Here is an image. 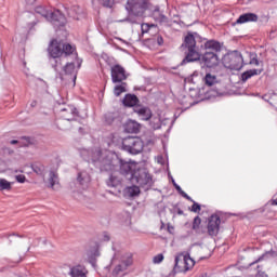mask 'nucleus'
Listing matches in <instances>:
<instances>
[{
    "label": "nucleus",
    "instance_id": "obj_48",
    "mask_svg": "<svg viewBox=\"0 0 277 277\" xmlns=\"http://www.w3.org/2000/svg\"><path fill=\"white\" fill-rule=\"evenodd\" d=\"M22 140H25V144H24V146H29V144H31V138L30 137H27V136H24V137H22Z\"/></svg>",
    "mask_w": 277,
    "mask_h": 277
},
{
    "label": "nucleus",
    "instance_id": "obj_60",
    "mask_svg": "<svg viewBox=\"0 0 277 277\" xmlns=\"http://www.w3.org/2000/svg\"><path fill=\"white\" fill-rule=\"evenodd\" d=\"M192 77H198V71H195Z\"/></svg>",
    "mask_w": 277,
    "mask_h": 277
},
{
    "label": "nucleus",
    "instance_id": "obj_61",
    "mask_svg": "<svg viewBox=\"0 0 277 277\" xmlns=\"http://www.w3.org/2000/svg\"><path fill=\"white\" fill-rule=\"evenodd\" d=\"M31 107H36V102H32V103H31Z\"/></svg>",
    "mask_w": 277,
    "mask_h": 277
},
{
    "label": "nucleus",
    "instance_id": "obj_14",
    "mask_svg": "<svg viewBox=\"0 0 277 277\" xmlns=\"http://www.w3.org/2000/svg\"><path fill=\"white\" fill-rule=\"evenodd\" d=\"M220 224H222V220L220 219V215L217 214H212L208 219V235L210 237H217L220 233Z\"/></svg>",
    "mask_w": 277,
    "mask_h": 277
},
{
    "label": "nucleus",
    "instance_id": "obj_33",
    "mask_svg": "<svg viewBox=\"0 0 277 277\" xmlns=\"http://www.w3.org/2000/svg\"><path fill=\"white\" fill-rule=\"evenodd\" d=\"M263 100L274 107L277 103V95L276 93H266L263 95Z\"/></svg>",
    "mask_w": 277,
    "mask_h": 277
},
{
    "label": "nucleus",
    "instance_id": "obj_44",
    "mask_svg": "<svg viewBox=\"0 0 277 277\" xmlns=\"http://www.w3.org/2000/svg\"><path fill=\"white\" fill-rule=\"evenodd\" d=\"M276 206H277V199H273L265 205V209H269L271 207H276Z\"/></svg>",
    "mask_w": 277,
    "mask_h": 277
},
{
    "label": "nucleus",
    "instance_id": "obj_55",
    "mask_svg": "<svg viewBox=\"0 0 277 277\" xmlns=\"http://www.w3.org/2000/svg\"><path fill=\"white\" fill-rule=\"evenodd\" d=\"M109 239H110V238H109V235L104 234V240H105V241H109Z\"/></svg>",
    "mask_w": 277,
    "mask_h": 277
},
{
    "label": "nucleus",
    "instance_id": "obj_6",
    "mask_svg": "<svg viewBox=\"0 0 277 277\" xmlns=\"http://www.w3.org/2000/svg\"><path fill=\"white\" fill-rule=\"evenodd\" d=\"M150 4V0H128L126 10L132 16H144L148 12Z\"/></svg>",
    "mask_w": 277,
    "mask_h": 277
},
{
    "label": "nucleus",
    "instance_id": "obj_1",
    "mask_svg": "<svg viewBox=\"0 0 277 277\" xmlns=\"http://www.w3.org/2000/svg\"><path fill=\"white\" fill-rule=\"evenodd\" d=\"M182 51L185 53V57L182 60L180 66L185 64H192L194 62H200L202 57V51H209V53H220L222 51V43L217 40H207L196 31H187L181 45Z\"/></svg>",
    "mask_w": 277,
    "mask_h": 277
},
{
    "label": "nucleus",
    "instance_id": "obj_7",
    "mask_svg": "<svg viewBox=\"0 0 277 277\" xmlns=\"http://www.w3.org/2000/svg\"><path fill=\"white\" fill-rule=\"evenodd\" d=\"M223 64L229 70H241L243 68V56L237 50L232 51L224 55Z\"/></svg>",
    "mask_w": 277,
    "mask_h": 277
},
{
    "label": "nucleus",
    "instance_id": "obj_22",
    "mask_svg": "<svg viewBox=\"0 0 277 277\" xmlns=\"http://www.w3.org/2000/svg\"><path fill=\"white\" fill-rule=\"evenodd\" d=\"M142 129V124L135 120H128L124 124V131L126 133H140V130Z\"/></svg>",
    "mask_w": 277,
    "mask_h": 277
},
{
    "label": "nucleus",
    "instance_id": "obj_54",
    "mask_svg": "<svg viewBox=\"0 0 277 277\" xmlns=\"http://www.w3.org/2000/svg\"><path fill=\"white\" fill-rule=\"evenodd\" d=\"M5 237H6L8 239H10V237H18V235H16V234H8Z\"/></svg>",
    "mask_w": 277,
    "mask_h": 277
},
{
    "label": "nucleus",
    "instance_id": "obj_39",
    "mask_svg": "<svg viewBox=\"0 0 277 277\" xmlns=\"http://www.w3.org/2000/svg\"><path fill=\"white\" fill-rule=\"evenodd\" d=\"M190 202H193V206H192V208H190V211L193 212V213H200V211H201V206H200V203H198V202H196L194 199H193V201H190Z\"/></svg>",
    "mask_w": 277,
    "mask_h": 277
},
{
    "label": "nucleus",
    "instance_id": "obj_63",
    "mask_svg": "<svg viewBox=\"0 0 277 277\" xmlns=\"http://www.w3.org/2000/svg\"><path fill=\"white\" fill-rule=\"evenodd\" d=\"M0 163H1V160H0Z\"/></svg>",
    "mask_w": 277,
    "mask_h": 277
},
{
    "label": "nucleus",
    "instance_id": "obj_11",
    "mask_svg": "<svg viewBox=\"0 0 277 277\" xmlns=\"http://www.w3.org/2000/svg\"><path fill=\"white\" fill-rule=\"evenodd\" d=\"M147 12H149V16H151L156 23H159V25H163L164 27H172V19H169L168 16L161 12L159 5H154L151 2L150 8L147 9Z\"/></svg>",
    "mask_w": 277,
    "mask_h": 277
},
{
    "label": "nucleus",
    "instance_id": "obj_30",
    "mask_svg": "<svg viewBox=\"0 0 277 277\" xmlns=\"http://www.w3.org/2000/svg\"><path fill=\"white\" fill-rule=\"evenodd\" d=\"M106 185L108 187H118L119 185H122V181L120 180V177L111 174L106 181Z\"/></svg>",
    "mask_w": 277,
    "mask_h": 277
},
{
    "label": "nucleus",
    "instance_id": "obj_8",
    "mask_svg": "<svg viewBox=\"0 0 277 277\" xmlns=\"http://www.w3.org/2000/svg\"><path fill=\"white\" fill-rule=\"evenodd\" d=\"M122 148L130 155H140L144 150V141L137 136H128L122 141Z\"/></svg>",
    "mask_w": 277,
    "mask_h": 277
},
{
    "label": "nucleus",
    "instance_id": "obj_53",
    "mask_svg": "<svg viewBox=\"0 0 277 277\" xmlns=\"http://www.w3.org/2000/svg\"><path fill=\"white\" fill-rule=\"evenodd\" d=\"M93 256H101V252L98 251V249H95V252L93 253Z\"/></svg>",
    "mask_w": 277,
    "mask_h": 277
},
{
    "label": "nucleus",
    "instance_id": "obj_28",
    "mask_svg": "<svg viewBox=\"0 0 277 277\" xmlns=\"http://www.w3.org/2000/svg\"><path fill=\"white\" fill-rule=\"evenodd\" d=\"M120 84H117L114 87V94L115 96H120L121 94H124L127 92V88H129V84L124 81L119 82Z\"/></svg>",
    "mask_w": 277,
    "mask_h": 277
},
{
    "label": "nucleus",
    "instance_id": "obj_19",
    "mask_svg": "<svg viewBox=\"0 0 277 277\" xmlns=\"http://www.w3.org/2000/svg\"><path fill=\"white\" fill-rule=\"evenodd\" d=\"M256 21H259L256 13H243L237 18L236 23L243 25V23H256Z\"/></svg>",
    "mask_w": 277,
    "mask_h": 277
},
{
    "label": "nucleus",
    "instance_id": "obj_29",
    "mask_svg": "<svg viewBox=\"0 0 277 277\" xmlns=\"http://www.w3.org/2000/svg\"><path fill=\"white\" fill-rule=\"evenodd\" d=\"M35 12L41 16L42 18H45V21L49 19V16L51 14V10H48L47 6H42V5H39V6H36L35 8Z\"/></svg>",
    "mask_w": 277,
    "mask_h": 277
},
{
    "label": "nucleus",
    "instance_id": "obj_18",
    "mask_svg": "<svg viewBox=\"0 0 277 277\" xmlns=\"http://www.w3.org/2000/svg\"><path fill=\"white\" fill-rule=\"evenodd\" d=\"M62 116L64 118V120H75V118H77L79 116V110H77L76 107L74 106H67L65 108H63L62 110Z\"/></svg>",
    "mask_w": 277,
    "mask_h": 277
},
{
    "label": "nucleus",
    "instance_id": "obj_36",
    "mask_svg": "<svg viewBox=\"0 0 277 277\" xmlns=\"http://www.w3.org/2000/svg\"><path fill=\"white\" fill-rule=\"evenodd\" d=\"M50 62H51L52 68H54V70H55V72L60 74V71L64 68V66L62 65V62H64V61L55 63V58H51Z\"/></svg>",
    "mask_w": 277,
    "mask_h": 277
},
{
    "label": "nucleus",
    "instance_id": "obj_34",
    "mask_svg": "<svg viewBox=\"0 0 277 277\" xmlns=\"http://www.w3.org/2000/svg\"><path fill=\"white\" fill-rule=\"evenodd\" d=\"M12 189V183L5 179H0V192H10Z\"/></svg>",
    "mask_w": 277,
    "mask_h": 277
},
{
    "label": "nucleus",
    "instance_id": "obj_15",
    "mask_svg": "<svg viewBox=\"0 0 277 277\" xmlns=\"http://www.w3.org/2000/svg\"><path fill=\"white\" fill-rule=\"evenodd\" d=\"M53 27H64L66 25V16L60 10L50 11L47 19Z\"/></svg>",
    "mask_w": 277,
    "mask_h": 277
},
{
    "label": "nucleus",
    "instance_id": "obj_12",
    "mask_svg": "<svg viewBox=\"0 0 277 277\" xmlns=\"http://www.w3.org/2000/svg\"><path fill=\"white\" fill-rule=\"evenodd\" d=\"M110 77L113 83H122V81H127V79H129V74L122 65L116 64L110 68Z\"/></svg>",
    "mask_w": 277,
    "mask_h": 277
},
{
    "label": "nucleus",
    "instance_id": "obj_25",
    "mask_svg": "<svg viewBox=\"0 0 277 277\" xmlns=\"http://www.w3.org/2000/svg\"><path fill=\"white\" fill-rule=\"evenodd\" d=\"M263 72V69H249L241 75L242 81H248V79H251V77H256V75H261Z\"/></svg>",
    "mask_w": 277,
    "mask_h": 277
},
{
    "label": "nucleus",
    "instance_id": "obj_43",
    "mask_svg": "<svg viewBox=\"0 0 277 277\" xmlns=\"http://www.w3.org/2000/svg\"><path fill=\"white\" fill-rule=\"evenodd\" d=\"M15 180L17 181V183H25L27 181V177L23 174L16 175Z\"/></svg>",
    "mask_w": 277,
    "mask_h": 277
},
{
    "label": "nucleus",
    "instance_id": "obj_38",
    "mask_svg": "<svg viewBox=\"0 0 277 277\" xmlns=\"http://www.w3.org/2000/svg\"><path fill=\"white\" fill-rule=\"evenodd\" d=\"M200 224H202V219H200V216H195L193 221V230H198L200 228Z\"/></svg>",
    "mask_w": 277,
    "mask_h": 277
},
{
    "label": "nucleus",
    "instance_id": "obj_50",
    "mask_svg": "<svg viewBox=\"0 0 277 277\" xmlns=\"http://www.w3.org/2000/svg\"><path fill=\"white\" fill-rule=\"evenodd\" d=\"M106 122L111 124V122H114V117H111V115L106 116Z\"/></svg>",
    "mask_w": 277,
    "mask_h": 277
},
{
    "label": "nucleus",
    "instance_id": "obj_41",
    "mask_svg": "<svg viewBox=\"0 0 277 277\" xmlns=\"http://www.w3.org/2000/svg\"><path fill=\"white\" fill-rule=\"evenodd\" d=\"M116 3V0H102V4L104 8H114V4Z\"/></svg>",
    "mask_w": 277,
    "mask_h": 277
},
{
    "label": "nucleus",
    "instance_id": "obj_32",
    "mask_svg": "<svg viewBox=\"0 0 277 277\" xmlns=\"http://www.w3.org/2000/svg\"><path fill=\"white\" fill-rule=\"evenodd\" d=\"M172 183H173V187H175L176 192L180 194V196H181L182 198H185V199L188 200L189 202H193V201H194V199H193L189 195H187V193H185V192L183 190V188H181V186H179V184H176V182H175L174 180H172Z\"/></svg>",
    "mask_w": 277,
    "mask_h": 277
},
{
    "label": "nucleus",
    "instance_id": "obj_2",
    "mask_svg": "<svg viewBox=\"0 0 277 277\" xmlns=\"http://www.w3.org/2000/svg\"><path fill=\"white\" fill-rule=\"evenodd\" d=\"M84 161L93 163L95 168H98L101 172H111L116 169V161L118 158L114 154L102 153L101 149H83L81 151Z\"/></svg>",
    "mask_w": 277,
    "mask_h": 277
},
{
    "label": "nucleus",
    "instance_id": "obj_46",
    "mask_svg": "<svg viewBox=\"0 0 277 277\" xmlns=\"http://www.w3.org/2000/svg\"><path fill=\"white\" fill-rule=\"evenodd\" d=\"M2 153H3V155H14L13 149L10 147L2 148Z\"/></svg>",
    "mask_w": 277,
    "mask_h": 277
},
{
    "label": "nucleus",
    "instance_id": "obj_16",
    "mask_svg": "<svg viewBox=\"0 0 277 277\" xmlns=\"http://www.w3.org/2000/svg\"><path fill=\"white\" fill-rule=\"evenodd\" d=\"M200 60L207 68H215L220 64V57L214 52L206 51L201 54Z\"/></svg>",
    "mask_w": 277,
    "mask_h": 277
},
{
    "label": "nucleus",
    "instance_id": "obj_17",
    "mask_svg": "<svg viewBox=\"0 0 277 277\" xmlns=\"http://www.w3.org/2000/svg\"><path fill=\"white\" fill-rule=\"evenodd\" d=\"M64 76L70 77L74 83L77 81V74L75 72V63L67 62L65 66L60 70L58 77L64 81Z\"/></svg>",
    "mask_w": 277,
    "mask_h": 277
},
{
    "label": "nucleus",
    "instance_id": "obj_58",
    "mask_svg": "<svg viewBox=\"0 0 277 277\" xmlns=\"http://www.w3.org/2000/svg\"><path fill=\"white\" fill-rule=\"evenodd\" d=\"M256 269H258V274H261V265H258Z\"/></svg>",
    "mask_w": 277,
    "mask_h": 277
},
{
    "label": "nucleus",
    "instance_id": "obj_57",
    "mask_svg": "<svg viewBox=\"0 0 277 277\" xmlns=\"http://www.w3.org/2000/svg\"><path fill=\"white\" fill-rule=\"evenodd\" d=\"M168 230H169V233H172V230H174V227L169 225Z\"/></svg>",
    "mask_w": 277,
    "mask_h": 277
},
{
    "label": "nucleus",
    "instance_id": "obj_45",
    "mask_svg": "<svg viewBox=\"0 0 277 277\" xmlns=\"http://www.w3.org/2000/svg\"><path fill=\"white\" fill-rule=\"evenodd\" d=\"M156 42H157L158 47H163V37L161 35H158L156 37Z\"/></svg>",
    "mask_w": 277,
    "mask_h": 277
},
{
    "label": "nucleus",
    "instance_id": "obj_26",
    "mask_svg": "<svg viewBox=\"0 0 277 277\" xmlns=\"http://www.w3.org/2000/svg\"><path fill=\"white\" fill-rule=\"evenodd\" d=\"M202 81L205 85H208V88H211V85H216L217 83V76L206 74V76L202 78Z\"/></svg>",
    "mask_w": 277,
    "mask_h": 277
},
{
    "label": "nucleus",
    "instance_id": "obj_62",
    "mask_svg": "<svg viewBox=\"0 0 277 277\" xmlns=\"http://www.w3.org/2000/svg\"><path fill=\"white\" fill-rule=\"evenodd\" d=\"M34 25H36V22L32 23V27H34Z\"/></svg>",
    "mask_w": 277,
    "mask_h": 277
},
{
    "label": "nucleus",
    "instance_id": "obj_59",
    "mask_svg": "<svg viewBox=\"0 0 277 277\" xmlns=\"http://www.w3.org/2000/svg\"><path fill=\"white\" fill-rule=\"evenodd\" d=\"M177 214H179V215H183V210L179 209V210H177Z\"/></svg>",
    "mask_w": 277,
    "mask_h": 277
},
{
    "label": "nucleus",
    "instance_id": "obj_40",
    "mask_svg": "<svg viewBox=\"0 0 277 277\" xmlns=\"http://www.w3.org/2000/svg\"><path fill=\"white\" fill-rule=\"evenodd\" d=\"M153 27H157V25L155 24H142L141 25V29L143 31V34H148V31H150V28Z\"/></svg>",
    "mask_w": 277,
    "mask_h": 277
},
{
    "label": "nucleus",
    "instance_id": "obj_21",
    "mask_svg": "<svg viewBox=\"0 0 277 277\" xmlns=\"http://www.w3.org/2000/svg\"><path fill=\"white\" fill-rule=\"evenodd\" d=\"M134 111L142 118V120H150V118H153V111L148 107L135 106Z\"/></svg>",
    "mask_w": 277,
    "mask_h": 277
},
{
    "label": "nucleus",
    "instance_id": "obj_51",
    "mask_svg": "<svg viewBox=\"0 0 277 277\" xmlns=\"http://www.w3.org/2000/svg\"><path fill=\"white\" fill-rule=\"evenodd\" d=\"M215 93H216L219 96H222V94H224V91H222L220 88L215 87Z\"/></svg>",
    "mask_w": 277,
    "mask_h": 277
},
{
    "label": "nucleus",
    "instance_id": "obj_13",
    "mask_svg": "<svg viewBox=\"0 0 277 277\" xmlns=\"http://www.w3.org/2000/svg\"><path fill=\"white\" fill-rule=\"evenodd\" d=\"M137 171V164L131 161L119 159V172L122 176H126L128 181H131L132 174Z\"/></svg>",
    "mask_w": 277,
    "mask_h": 277
},
{
    "label": "nucleus",
    "instance_id": "obj_9",
    "mask_svg": "<svg viewBox=\"0 0 277 277\" xmlns=\"http://www.w3.org/2000/svg\"><path fill=\"white\" fill-rule=\"evenodd\" d=\"M194 265H196V262L189 255L179 254L175 256L173 274H186V272L194 268Z\"/></svg>",
    "mask_w": 277,
    "mask_h": 277
},
{
    "label": "nucleus",
    "instance_id": "obj_5",
    "mask_svg": "<svg viewBox=\"0 0 277 277\" xmlns=\"http://www.w3.org/2000/svg\"><path fill=\"white\" fill-rule=\"evenodd\" d=\"M31 170L35 172V174L43 179V183H45L47 187L50 189H55V186L60 185V175H57V172L51 170L49 172L48 180L44 177L47 175V167L44 164L36 162L31 164Z\"/></svg>",
    "mask_w": 277,
    "mask_h": 277
},
{
    "label": "nucleus",
    "instance_id": "obj_42",
    "mask_svg": "<svg viewBox=\"0 0 277 277\" xmlns=\"http://www.w3.org/2000/svg\"><path fill=\"white\" fill-rule=\"evenodd\" d=\"M154 263L159 264L163 261V254L159 253L156 256H154Z\"/></svg>",
    "mask_w": 277,
    "mask_h": 277
},
{
    "label": "nucleus",
    "instance_id": "obj_3",
    "mask_svg": "<svg viewBox=\"0 0 277 277\" xmlns=\"http://www.w3.org/2000/svg\"><path fill=\"white\" fill-rule=\"evenodd\" d=\"M48 53L52 60H55V64H57V62L68 60L70 55L77 57V48L62 40L52 39L48 47Z\"/></svg>",
    "mask_w": 277,
    "mask_h": 277
},
{
    "label": "nucleus",
    "instance_id": "obj_47",
    "mask_svg": "<svg viewBox=\"0 0 277 277\" xmlns=\"http://www.w3.org/2000/svg\"><path fill=\"white\" fill-rule=\"evenodd\" d=\"M250 64H253L254 66H259L260 62L258 57H253L250 60Z\"/></svg>",
    "mask_w": 277,
    "mask_h": 277
},
{
    "label": "nucleus",
    "instance_id": "obj_4",
    "mask_svg": "<svg viewBox=\"0 0 277 277\" xmlns=\"http://www.w3.org/2000/svg\"><path fill=\"white\" fill-rule=\"evenodd\" d=\"M130 182L133 185H138L145 192H148L155 185V181L153 180V174L146 168H137L136 171L131 175Z\"/></svg>",
    "mask_w": 277,
    "mask_h": 277
},
{
    "label": "nucleus",
    "instance_id": "obj_31",
    "mask_svg": "<svg viewBox=\"0 0 277 277\" xmlns=\"http://www.w3.org/2000/svg\"><path fill=\"white\" fill-rule=\"evenodd\" d=\"M126 196L129 198H135V196H140V186L133 185L126 189Z\"/></svg>",
    "mask_w": 277,
    "mask_h": 277
},
{
    "label": "nucleus",
    "instance_id": "obj_49",
    "mask_svg": "<svg viewBox=\"0 0 277 277\" xmlns=\"http://www.w3.org/2000/svg\"><path fill=\"white\" fill-rule=\"evenodd\" d=\"M150 124H151L153 129H161V123L159 122V120L157 123L150 122Z\"/></svg>",
    "mask_w": 277,
    "mask_h": 277
},
{
    "label": "nucleus",
    "instance_id": "obj_20",
    "mask_svg": "<svg viewBox=\"0 0 277 277\" xmlns=\"http://www.w3.org/2000/svg\"><path fill=\"white\" fill-rule=\"evenodd\" d=\"M71 277H88V268L81 264L72 266L69 271Z\"/></svg>",
    "mask_w": 277,
    "mask_h": 277
},
{
    "label": "nucleus",
    "instance_id": "obj_23",
    "mask_svg": "<svg viewBox=\"0 0 277 277\" xmlns=\"http://www.w3.org/2000/svg\"><path fill=\"white\" fill-rule=\"evenodd\" d=\"M137 103H140V98H137L135 94L131 93L126 94L122 100L124 107H137Z\"/></svg>",
    "mask_w": 277,
    "mask_h": 277
},
{
    "label": "nucleus",
    "instance_id": "obj_52",
    "mask_svg": "<svg viewBox=\"0 0 277 277\" xmlns=\"http://www.w3.org/2000/svg\"><path fill=\"white\" fill-rule=\"evenodd\" d=\"M26 1V5H34V3H36V0H25Z\"/></svg>",
    "mask_w": 277,
    "mask_h": 277
},
{
    "label": "nucleus",
    "instance_id": "obj_35",
    "mask_svg": "<svg viewBox=\"0 0 277 277\" xmlns=\"http://www.w3.org/2000/svg\"><path fill=\"white\" fill-rule=\"evenodd\" d=\"M266 256H276V252L268 251V252L262 254L258 260L252 262L250 265L252 266V265H256V263H261V261L265 260Z\"/></svg>",
    "mask_w": 277,
    "mask_h": 277
},
{
    "label": "nucleus",
    "instance_id": "obj_24",
    "mask_svg": "<svg viewBox=\"0 0 277 277\" xmlns=\"http://www.w3.org/2000/svg\"><path fill=\"white\" fill-rule=\"evenodd\" d=\"M77 181L81 185L82 189H87L91 181L90 174H88V172L85 171L79 172L77 176Z\"/></svg>",
    "mask_w": 277,
    "mask_h": 277
},
{
    "label": "nucleus",
    "instance_id": "obj_27",
    "mask_svg": "<svg viewBox=\"0 0 277 277\" xmlns=\"http://www.w3.org/2000/svg\"><path fill=\"white\" fill-rule=\"evenodd\" d=\"M67 15L69 18H74V21H79V12H81V9L79 6H71L66 9Z\"/></svg>",
    "mask_w": 277,
    "mask_h": 277
},
{
    "label": "nucleus",
    "instance_id": "obj_10",
    "mask_svg": "<svg viewBox=\"0 0 277 277\" xmlns=\"http://www.w3.org/2000/svg\"><path fill=\"white\" fill-rule=\"evenodd\" d=\"M133 265V254L126 253L121 255L119 262L115 265L113 269V276H126L127 272H129V267Z\"/></svg>",
    "mask_w": 277,
    "mask_h": 277
},
{
    "label": "nucleus",
    "instance_id": "obj_56",
    "mask_svg": "<svg viewBox=\"0 0 277 277\" xmlns=\"http://www.w3.org/2000/svg\"><path fill=\"white\" fill-rule=\"evenodd\" d=\"M10 144H12V145L18 144V141L17 140H12V141H10Z\"/></svg>",
    "mask_w": 277,
    "mask_h": 277
},
{
    "label": "nucleus",
    "instance_id": "obj_37",
    "mask_svg": "<svg viewBox=\"0 0 277 277\" xmlns=\"http://www.w3.org/2000/svg\"><path fill=\"white\" fill-rule=\"evenodd\" d=\"M140 18H142V16H132L131 14H130V16H128L127 18H126V22L127 23H131V25H140Z\"/></svg>",
    "mask_w": 277,
    "mask_h": 277
}]
</instances>
